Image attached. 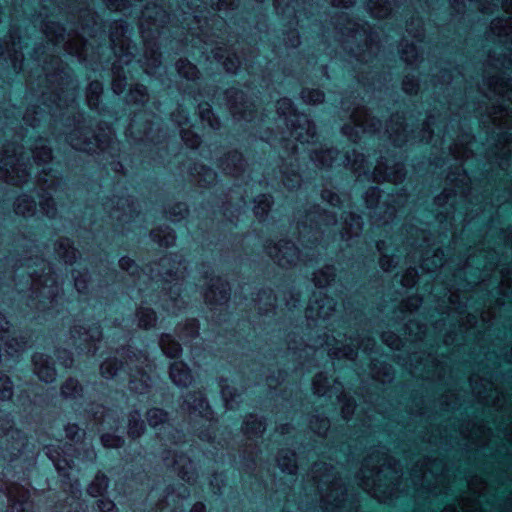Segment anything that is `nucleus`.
Returning a JSON list of instances; mask_svg holds the SVG:
<instances>
[{"mask_svg": "<svg viewBox=\"0 0 512 512\" xmlns=\"http://www.w3.org/2000/svg\"><path fill=\"white\" fill-rule=\"evenodd\" d=\"M392 472V459L377 451L365 459L360 470V485L379 501L385 502L392 497L395 487L392 482L383 485L382 476L386 478Z\"/></svg>", "mask_w": 512, "mask_h": 512, "instance_id": "obj_1", "label": "nucleus"}, {"mask_svg": "<svg viewBox=\"0 0 512 512\" xmlns=\"http://www.w3.org/2000/svg\"><path fill=\"white\" fill-rule=\"evenodd\" d=\"M312 477L321 493V501L326 510L332 511L344 501L345 491L341 480L336 477L334 468L324 462L315 463Z\"/></svg>", "mask_w": 512, "mask_h": 512, "instance_id": "obj_2", "label": "nucleus"}, {"mask_svg": "<svg viewBox=\"0 0 512 512\" xmlns=\"http://www.w3.org/2000/svg\"><path fill=\"white\" fill-rule=\"evenodd\" d=\"M29 274L32 277V284L28 305L39 311L50 309L61 293V286L51 268L48 267V271L41 275L36 271H31Z\"/></svg>", "mask_w": 512, "mask_h": 512, "instance_id": "obj_3", "label": "nucleus"}, {"mask_svg": "<svg viewBox=\"0 0 512 512\" xmlns=\"http://www.w3.org/2000/svg\"><path fill=\"white\" fill-rule=\"evenodd\" d=\"M9 152L6 150L0 159V179L13 185L22 184L28 177L26 164L21 161V154L16 149L12 150V154Z\"/></svg>", "mask_w": 512, "mask_h": 512, "instance_id": "obj_4", "label": "nucleus"}, {"mask_svg": "<svg viewBox=\"0 0 512 512\" xmlns=\"http://www.w3.org/2000/svg\"><path fill=\"white\" fill-rule=\"evenodd\" d=\"M205 289L203 291L205 302L208 305H222L229 299L228 283L220 277H214L213 271L208 268L203 275Z\"/></svg>", "mask_w": 512, "mask_h": 512, "instance_id": "obj_5", "label": "nucleus"}, {"mask_svg": "<svg viewBox=\"0 0 512 512\" xmlns=\"http://www.w3.org/2000/svg\"><path fill=\"white\" fill-rule=\"evenodd\" d=\"M265 249L269 257L283 268L295 266L300 259L299 250L291 241L280 240L277 243H270Z\"/></svg>", "mask_w": 512, "mask_h": 512, "instance_id": "obj_6", "label": "nucleus"}, {"mask_svg": "<svg viewBox=\"0 0 512 512\" xmlns=\"http://www.w3.org/2000/svg\"><path fill=\"white\" fill-rule=\"evenodd\" d=\"M351 120L354 127L352 128L346 124L342 128V132L352 141H356L359 138V131L375 132L380 124L378 120L368 116L364 107L356 108L351 115Z\"/></svg>", "mask_w": 512, "mask_h": 512, "instance_id": "obj_7", "label": "nucleus"}, {"mask_svg": "<svg viewBox=\"0 0 512 512\" xmlns=\"http://www.w3.org/2000/svg\"><path fill=\"white\" fill-rule=\"evenodd\" d=\"M157 267V276L166 283L175 282L174 286L184 278L186 271V267L182 265V261L177 255L163 257Z\"/></svg>", "mask_w": 512, "mask_h": 512, "instance_id": "obj_8", "label": "nucleus"}, {"mask_svg": "<svg viewBox=\"0 0 512 512\" xmlns=\"http://www.w3.org/2000/svg\"><path fill=\"white\" fill-rule=\"evenodd\" d=\"M335 310V302L322 292L314 293L306 309V318L317 322L329 318Z\"/></svg>", "mask_w": 512, "mask_h": 512, "instance_id": "obj_9", "label": "nucleus"}, {"mask_svg": "<svg viewBox=\"0 0 512 512\" xmlns=\"http://www.w3.org/2000/svg\"><path fill=\"white\" fill-rule=\"evenodd\" d=\"M66 141L75 149L84 152H94L99 147V140L94 136L90 128L79 125L67 136Z\"/></svg>", "mask_w": 512, "mask_h": 512, "instance_id": "obj_10", "label": "nucleus"}, {"mask_svg": "<svg viewBox=\"0 0 512 512\" xmlns=\"http://www.w3.org/2000/svg\"><path fill=\"white\" fill-rule=\"evenodd\" d=\"M163 460L165 465L171 467L184 481L191 483L196 480V470L191 460L184 454L167 451Z\"/></svg>", "mask_w": 512, "mask_h": 512, "instance_id": "obj_11", "label": "nucleus"}, {"mask_svg": "<svg viewBox=\"0 0 512 512\" xmlns=\"http://www.w3.org/2000/svg\"><path fill=\"white\" fill-rule=\"evenodd\" d=\"M168 15L156 4L152 6L147 5L142 12V18L140 21V29L143 38L147 39L150 34L155 31L158 33L159 27L166 23Z\"/></svg>", "mask_w": 512, "mask_h": 512, "instance_id": "obj_12", "label": "nucleus"}, {"mask_svg": "<svg viewBox=\"0 0 512 512\" xmlns=\"http://www.w3.org/2000/svg\"><path fill=\"white\" fill-rule=\"evenodd\" d=\"M293 115L295 119L286 124L291 129V137L300 143H309L316 135L315 125L305 114Z\"/></svg>", "mask_w": 512, "mask_h": 512, "instance_id": "obj_13", "label": "nucleus"}, {"mask_svg": "<svg viewBox=\"0 0 512 512\" xmlns=\"http://www.w3.org/2000/svg\"><path fill=\"white\" fill-rule=\"evenodd\" d=\"M226 98L230 107V111L236 119H252L254 105L245 99L242 91L237 89H229L226 91Z\"/></svg>", "mask_w": 512, "mask_h": 512, "instance_id": "obj_14", "label": "nucleus"}, {"mask_svg": "<svg viewBox=\"0 0 512 512\" xmlns=\"http://www.w3.org/2000/svg\"><path fill=\"white\" fill-rule=\"evenodd\" d=\"M111 218L121 222H128L136 213L134 202L129 197L111 199L105 204Z\"/></svg>", "mask_w": 512, "mask_h": 512, "instance_id": "obj_15", "label": "nucleus"}, {"mask_svg": "<svg viewBox=\"0 0 512 512\" xmlns=\"http://www.w3.org/2000/svg\"><path fill=\"white\" fill-rule=\"evenodd\" d=\"M340 341L336 338H327L325 341L317 339L312 345H309L310 349H317L326 345L328 347V353L332 358H347L349 360H354L357 351L356 346L354 344L349 345H339Z\"/></svg>", "mask_w": 512, "mask_h": 512, "instance_id": "obj_16", "label": "nucleus"}, {"mask_svg": "<svg viewBox=\"0 0 512 512\" xmlns=\"http://www.w3.org/2000/svg\"><path fill=\"white\" fill-rule=\"evenodd\" d=\"M0 341L4 342L6 352L9 355L24 351L28 347V341L25 337H11L9 331V322L0 314Z\"/></svg>", "mask_w": 512, "mask_h": 512, "instance_id": "obj_17", "label": "nucleus"}, {"mask_svg": "<svg viewBox=\"0 0 512 512\" xmlns=\"http://www.w3.org/2000/svg\"><path fill=\"white\" fill-rule=\"evenodd\" d=\"M372 177L374 181L399 183L405 178L404 166L401 163H396L390 167L386 162L380 161L375 167Z\"/></svg>", "mask_w": 512, "mask_h": 512, "instance_id": "obj_18", "label": "nucleus"}, {"mask_svg": "<svg viewBox=\"0 0 512 512\" xmlns=\"http://www.w3.org/2000/svg\"><path fill=\"white\" fill-rule=\"evenodd\" d=\"M188 496V489L185 486L180 485L177 492L174 490L167 492L164 499L156 505L155 512H176L180 507V502Z\"/></svg>", "mask_w": 512, "mask_h": 512, "instance_id": "obj_19", "label": "nucleus"}, {"mask_svg": "<svg viewBox=\"0 0 512 512\" xmlns=\"http://www.w3.org/2000/svg\"><path fill=\"white\" fill-rule=\"evenodd\" d=\"M34 373L41 381L51 383L56 378V370L50 363L48 356L42 353H35L32 357Z\"/></svg>", "mask_w": 512, "mask_h": 512, "instance_id": "obj_20", "label": "nucleus"}, {"mask_svg": "<svg viewBox=\"0 0 512 512\" xmlns=\"http://www.w3.org/2000/svg\"><path fill=\"white\" fill-rule=\"evenodd\" d=\"M0 437L4 438L7 443L13 441L12 449L20 451L24 446L25 438L19 430L13 428L12 422L8 417L0 419Z\"/></svg>", "mask_w": 512, "mask_h": 512, "instance_id": "obj_21", "label": "nucleus"}, {"mask_svg": "<svg viewBox=\"0 0 512 512\" xmlns=\"http://www.w3.org/2000/svg\"><path fill=\"white\" fill-rule=\"evenodd\" d=\"M245 162L237 151H231L220 159L219 167L228 175L238 176L244 169Z\"/></svg>", "mask_w": 512, "mask_h": 512, "instance_id": "obj_22", "label": "nucleus"}, {"mask_svg": "<svg viewBox=\"0 0 512 512\" xmlns=\"http://www.w3.org/2000/svg\"><path fill=\"white\" fill-rule=\"evenodd\" d=\"M72 338L78 339L85 343H96L102 338V332L98 324H92L89 327L83 325H75L71 329Z\"/></svg>", "mask_w": 512, "mask_h": 512, "instance_id": "obj_23", "label": "nucleus"}, {"mask_svg": "<svg viewBox=\"0 0 512 512\" xmlns=\"http://www.w3.org/2000/svg\"><path fill=\"white\" fill-rule=\"evenodd\" d=\"M169 376L172 382L178 387H187L193 380L191 370L181 361H176L170 365Z\"/></svg>", "mask_w": 512, "mask_h": 512, "instance_id": "obj_24", "label": "nucleus"}, {"mask_svg": "<svg viewBox=\"0 0 512 512\" xmlns=\"http://www.w3.org/2000/svg\"><path fill=\"white\" fill-rule=\"evenodd\" d=\"M386 132L396 146H401L407 141L406 126H404L403 117L400 115H395L390 119Z\"/></svg>", "mask_w": 512, "mask_h": 512, "instance_id": "obj_25", "label": "nucleus"}, {"mask_svg": "<svg viewBox=\"0 0 512 512\" xmlns=\"http://www.w3.org/2000/svg\"><path fill=\"white\" fill-rule=\"evenodd\" d=\"M487 85L493 94L502 96L512 103V79L505 81L502 77H492Z\"/></svg>", "mask_w": 512, "mask_h": 512, "instance_id": "obj_26", "label": "nucleus"}, {"mask_svg": "<svg viewBox=\"0 0 512 512\" xmlns=\"http://www.w3.org/2000/svg\"><path fill=\"white\" fill-rule=\"evenodd\" d=\"M362 231V221L359 216L349 213L345 218L341 229V237L348 240L358 236Z\"/></svg>", "mask_w": 512, "mask_h": 512, "instance_id": "obj_27", "label": "nucleus"}, {"mask_svg": "<svg viewBox=\"0 0 512 512\" xmlns=\"http://www.w3.org/2000/svg\"><path fill=\"white\" fill-rule=\"evenodd\" d=\"M277 464L282 472L294 475L297 471L295 453L288 449H282L277 455Z\"/></svg>", "mask_w": 512, "mask_h": 512, "instance_id": "obj_28", "label": "nucleus"}, {"mask_svg": "<svg viewBox=\"0 0 512 512\" xmlns=\"http://www.w3.org/2000/svg\"><path fill=\"white\" fill-rule=\"evenodd\" d=\"M55 253L66 264H72L77 258V251L69 239L61 238L55 243Z\"/></svg>", "mask_w": 512, "mask_h": 512, "instance_id": "obj_29", "label": "nucleus"}, {"mask_svg": "<svg viewBox=\"0 0 512 512\" xmlns=\"http://www.w3.org/2000/svg\"><path fill=\"white\" fill-rule=\"evenodd\" d=\"M192 177L198 185L202 187L209 186L216 181V173L204 165H195L192 172Z\"/></svg>", "mask_w": 512, "mask_h": 512, "instance_id": "obj_30", "label": "nucleus"}, {"mask_svg": "<svg viewBox=\"0 0 512 512\" xmlns=\"http://www.w3.org/2000/svg\"><path fill=\"white\" fill-rule=\"evenodd\" d=\"M159 346L162 352L169 358H176L180 356L182 348L178 342H176L171 335L162 334L159 340Z\"/></svg>", "mask_w": 512, "mask_h": 512, "instance_id": "obj_31", "label": "nucleus"}, {"mask_svg": "<svg viewBox=\"0 0 512 512\" xmlns=\"http://www.w3.org/2000/svg\"><path fill=\"white\" fill-rule=\"evenodd\" d=\"M367 8L373 17L379 19L387 17L392 10L388 0H369Z\"/></svg>", "mask_w": 512, "mask_h": 512, "instance_id": "obj_32", "label": "nucleus"}, {"mask_svg": "<svg viewBox=\"0 0 512 512\" xmlns=\"http://www.w3.org/2000/svg\"><path fill=\"white\" fill-rule=\"evenodd\" d=\"M45 142V140L39 139L32 148L33 158L37 164L48 163L52 158L51 149L46 146Z\"/></svg>", "mask_w": 512, "mask_h": 512, "instance_id": "obj_33", "label": "nucleus"}, {"mask_svg": "<svg viewBox=\"0 0 512 512\" xmlns=\"http://www.w3.org/2000/svg\"><path fill=\"white\" fill-rule=\"evenodd\" d=\"M150 384V377L142 371H137V374H133L129 383L130 389L139 394L145 393L150 387Z\"/></svg>", "mask_w": 512, "mask_h": 512, "instance_id": "obj_34", "label": "nucleus"}, {"mask_svg": "<svg viewBox=\"0 0 512 512\" xmlns=\"http://www.w3.org/2000/svg\"><path fill=\"white\" fill-rule=\"evenodd\" d=\"M337 154L338 152L334 149H321L319 151H314L311 159L314 161L316 166L330 167Z\"/></svg>", "mask_w": 512, "mask_h": 512, "instance_id": "obj_35", "label": "nucleus"}, {"mask_svg": "<svg viewBox=\"0 0 512 512\" xmlns=\"http://www.w3.org/2000/svg\"><path fill=\"white\" fill-rule=\"evenodd\" d=\"M123 367L122 363L117 357H109L105 359L100 365V374L106 379L115 377L118 371Z\"/></svg>", "mask_w": 512, "mask_h": 512, "instance_id": "obj_36", "label": "nucleus"}, {"mask_svg": "<svg viewBox=\"0 0 512 512\" xmlns=\"http://www.w3.org/2000/svg\"><path fill=\"white\" fill-rule=\"evenodd\" d=\"M366 159L363 154L358 153L353 150L351 153H347L346 155V166H348L355 173H358L359 176L361 173L366 174L365 169Z\"/></svg>", "mask_w": 512, "mask_h": 512, "instance_id": "obj_37", "label": "nucleus"}, {"mask_svg": "<svg viewBox=\"0 0 512 512\" xmlns=\"http://www.w3.org/2000/svg\"><path fill=\"white\" fill-rule=\"evenodd\" d=\"M36 204L35 201L27 196L21 195L16 199L15 212L22 216H31L35 213Z\"/></svg>", "mask_w": 512, "mask_h": 512, "instance_id": "obj_38", "label": "nucleus"}, {"mask_svg": "<svg viewBox=\"0 0 512 512\" xmlns=\"http://www.w3.org/2000/svg\"><path fill=\"white\" fill-rule=\"evenodd\" d=\"M83 388L74 378L67 379L61 386V395L66 399H76L82 395Z\"/></svg>", "mask_w": 512, "mask_h": 512, "instance_id": "obj_39", "label": "nucleus"}, {"mask_svg": "<svg viewBox=\"0 0 512 512\" xmlns=\"http://www.w3.org/2000/svg\"><path fill=\"white\" fill-rule=\"evenodd\" d=\"M152 239L160 246L169 247L175 242V235L170 228H158L151 232Z\"/></svg>", "mask_w": 512, "mask_h": 512, "instance_id": "obj_40", "label": "nucleus"}, {"mask_svg": "<svg viewBox=\"0 0 512 512\" xmlns=\"http://www.w3.org/2000/svg\"><path fill=\"white\" fill-rule=\"evenodd\" d=\"M145 71L148 74H151L154 72V69H156L160 65V55L156 49H154L153 46H150L149 42H146V50H145Z\"/></svg>", "mask_w": 512, "mask_h": 512, "instance_id": "obj_41", "label": "nucleus"}, {"mask_svg": "<svg viewBox=\"0 0 512 512\" xmlns=\"http://www.w3.org/2000/svg\"><path fill=\"white\" fill-rule=\"evenodd\" d=\"M265 425L262 420L258 419L254 415H249L245 421L243 426V431L248 436H257L264 432Z\"/></svg>", "mask_w": 512, "mask_h": 512, "instance_id": "obj_42", "label": "nucleus"}, {"mask_svg": "<svg viewBox=\"0 0 512 512\" xmlns=\"http://www.w3.org/2000/svg\"><path fill=\"white\" fill-rule=\"evenodd\" d=\"M335 278V269L332 266H325L313 275V282L316 286L323 288L330 284Z\"/></svg>", "mask_w": 512, "mask_h": 512, "instance_id": "obj_43", "label": "nucleus"}, {"mask_svg": "<svg viewBox=\"0 0 512 512\" xmlns=\"http://www.w3.org/2000/svg\"><path fill=\"white\" fill-rule=\"evenodd\" d=\"M136 316L138 319V326L143 329L152 328L157 320L155 312L146 307L139 308Z\"/></svg>", "mask_w": 512, "mask_h": 512, "instance_id": "obj_44", "label": "nucleus"}, {"mask_svg": "<svg viewBox=\"0 0 512 512\" xmlns=\"http://www.w3.org/2000/svg\"><path fill=\"white\" fill-rule=\"evenodd\" d=\"M184 403L189 411H198L199 413H203L207 408V402L201 393L188 394L185 397Z\"/></svg>", "mask_w": 512, "mask_h": 512, "instance_id": "obj_45", "label": "nucleus"}, {"mask_svg": "<svg viewBox=\"0 0 512 512\" xmlns=\"http://www.w3.org/2000/svg\"><path fill=\"white\" fill-rule=\"evenodd\" d=\"M144 431V423L138 411H133L128 419V434L133 437H139Z\"/></svg>", "mask_w": 512, "mask_h": 512, "instance_id": "obj_46", "label": "nucleus"}, {"mask_svg": "<svg viewBox=\"0 0 512 512\" xmlns=\"http://www.w3.org/2000/svg\"><path fill=\"white\" fill-rule=\"evenodd\" d=\"M308 218L311 222H315L317 228H321L322 226L334 225L336 224V217L333 212H313L309 213Z\"/></svg>", "mask_w": 512, "mask_h": 512, "instance_id": "obj_47", "label": "nucleus"}, {"mask_svg": "<svg viewBox=\"0 0 512 512\" xmlns=\"http://www.w3.org/2000/svg\"><path fill=\"white\" fill-rule=\"evenodd\" d=\"M102 84L98 81H92L87 88V103L90 108L98 107L99 98L102 94Z\"/></svg>", "mask_w": 512, "mask_h": 512, "instance_id": "obj_48", "label": "nucleus"}, {"mask_svg": "<svg viewBox=\"0 0 512 512\" xmlns=\"http://www.w3.org/2000/svg\"><path fill=\"white\" fill-rule=\"evenodd\" d=\"M107 487L108 478L103 474H97L88 487V493L93 497H97L102 495L103 492L106 491Z\"/></svg>", "mask_w": 512, "mask_h": 512, "instance_id": "obj_49", "label": "nucleus"}, {"mask_svg": "<svg viewBox=\"0 0 512 512\" xmlns=\"http://www.w3.org/2000/svg\"><path fill=\"white\" fill-rule=\"evenodd\" d=\"M272 205V199L268 195H260L255 199L254 213L262 219L264 218Z\"/></svg>", "mask_w": 512, "mask_h": 512, "instance_id": "obj_50", "label": "nucleus"}, {"mask_svg": "<svg viewBox=\"0 0 512 512\" xmlns=\"http://www.w3.org/2000/svg\"><path fill=\"white\" fill-rule=\"evenodd\" d=\"M146 417L149 425L154 428L159 425H165L168 420L167 413L159 408H152L148 410Z\"/></svg>", "mask_w": 512, "mask_h": 512, "instance_id": "obj_51", "label": "nucleus"}, {"mask_svg": "<svg viewBox=\"0 0 512 512\" xmlns=\"http://www.w3.org/2000/svg\"><path fill=\"white\" fill-rule=\"evenodd\" d=\"M510 111L508 109L503 107H497L494 109L493 113L491 114V121L495 126L498 127H505L508 126V124L511 121V115Z\"/></svg>", "mask_w": 512, "mask_h": 512, "instance_id": "obj_52", "label": "nucleus"}, {"mask_svg": "<svg viewBox=\"0 0 512 512\" xmlns=\"http://www.w3.org/2000/svg\"><path fill=\"white\" fill-rule=\"evenodd\" d=\"M176 68L180 76L193 80L198 76V70L195 65L187 60H179L176 63Z\"/></svg>", "mask_w": 512, "mask_h": 512, "instance_id": "obj_53", "label": "nucleus"}, {"mask_svg": "<svg viewBox=\"0 0 512 512\" xmlns=\"http://www.w3.org/2000/svg\"><path fill=\"white\" fill-rule=\"evenodd\" d=\"M443 265V252L438 250L432 257H425L421 267L427 272H433Z\"/></svg>", "mask_w": 512, "mask_h": 512, "instance_id": "obj_54", "label": "nucleus"}, {"mask_svg": "<svg viewBox=\"0 0 512 512\" xmlns=\"http://www.w3.org/2000/svg\"><path fill=\"white\" fill-rule=\"evenodd\" d=\"M277 112L280 116L285 118L286 124L289 123L290 119H295L293 114H298L294 108L290 99L283 98L277 102Z\"/></svg>", "mask_w": 512, "mask_h": 512, "instance_id": "obj_55", "label": "nucleus"}, {"mask_svg": "<svg viewBox=\"0 0 512 512\" xmlns=\"http://www.w3.org/2000/svg\"><path fill=\"white\" fill-rule=\"evenodd\" d=\"M200 118L203 122L207 123L212 129H218L220 122L217 117L214 116L210 106L208 104H201L199 106Z\"/></svg>", "mask_w": 512, "mask_h": 512, "instance_id": "obj_56", "label": "nucleus"}, {"mask_svg": "<svg viewBox=\"0 0 512 512\" xmlns=\"http://www.w3.org/2000/svg\"><path fill=\"white\" fill-rule=\"evenodd\" d=\"M199 326L195 319L187 320L183 327H179V336L182 339H192L198 336Z\"/></svg>", "mask_w": 512, "mask_h": 512, "instance_id": "obj_57", "label": "nucleus"}, {"mask_svg": "<svg viewBox=\"0 0 512 512\" xmlns=\"http://www.w3.org/2000/svg\"><path fill=\"white\" fill-rule=\"evenodd\" d=\"M303 101L307 104H319L324 101V93L318 89H304L301 92Z\"/></svg>", "mask_w": 512, "mask_h": 512, "instance_id": "obj_58", "label": "nucleus"}, {"mask_svg": "<svg viewBox=\"0 0 512 512\" xmlns=\"http://www.w3.org/2000/svg\"><path fill=\"white\" fill-rule=\"evenodd\" d=\"M220 387H221V394H222V397H223L226 407L228 409H233L234 401L238 395L236 394L235 390L232 387H230L228 384H226V381H224V380L221 381Z\"/></svg>", "mask_w": 512, "mask_h": 512, "instance_id": "obj_59", "label": "nucleus"}, {"mask_svg": "<svg viewBox=\"0 0 512 512\" xmlns=\"http://www.w3.org/2000/svg\"><path fill=\"white\" fill-rule=\"evenodd\" d=\"M147 99V89L145 86L137 84L130 89L129 101L134 103H144Z\"/></svg>", "mask_w": 512, "mask_h": 512, "instance_id": "obj_60", "label": "nucleus"}, {"mask_svg": "<svg viewBox=\"0 0 512 512\" xmlns=\"http://www.w3.org/2000/svg\"><path fill=\"white\" fill-rule=\"evenodd\" d=\"M311 429L318 435H325L329 428V421L327 418L314 416L310 420Z\"/></svg>", "mask_w": 512, "mask_h": 512, "instance_id": "obj_61", "label": "nucleus"}, {"mask_svg": "<svg viewBox=\"0 0 512 512\" xmlns=\"http://www.w3.org/2000/svg\"><path fill=\"white\" fill-rule=\"evenodd\" d=\"M401 58L408 64H413L418 58V52L414 44H402Z\"/></svg>", "mask_w": 512, "mask_h": 512, "instance_id": "obj_62", "label": "nucleus"}, {"mask_svg": "<svg viewBox=\"0 0 512 512\" xmlns=\"http://www.w3.org/2000/svg\"><path fill=\"white\" fill-rule=\"evenodd\" d=\"M327 377L323 373L317 374L313 379V391L317 395H326L328 392Z\"/></svg>", "mask_w": 512, "mask_h": 512, "instance_id": "obj_63", "label": "nucleus"}, {"mask_svg": "<svg viewBox=\"0 0 512 512\" xmlns=\"http://www.w3.org/2000/svg\"><path fill=\"white\" fill-rule=\"evenodd\" d=\"M40 207L43 213L47 215L49 218H54L56 216L57 209L51 197H46L43 194L40 200Z\"/></svg>", "mask_w": 512, "mask_h": 512, "instance_id": "obj_64", "label": "nucleus"}]
</instances>
